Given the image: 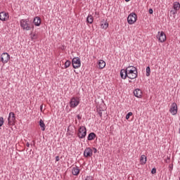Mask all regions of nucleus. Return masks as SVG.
<instances>
[{
	"mask_svg": "<svg viewBox=\"0 0 180 180\" xmlns=\"http://www.w3.org/2000/svg\"><path fill=\"white\" fill-rule=\"evenodd\" d=\"M16 120V117L15 116V112H11L8 115V121L10 124H13Z\"/></svg>",
	"mask_w": 180,
	"mask_h": 180,
	"instance_id": "obj_11",
	"label": "nucleus"
},
{
	"mask_svg": "<svg viewBox=\"0 0 180 180\" xmlns=\"http://www.w3.org/2000/svg\"><path fill=\"white\" fill-rule=\"evenodd\" d=\"M173 8L174 9V11H179V9H180L179 2H178V1L174 2Z\"/></svg>",
	"mask_w": 180,
	"mask_h": 180,
	"instance_id": "obj_20",
	"label": "nucleus"
},
{
	"mask_svg": "<svg viewBox=\"0 0 180 180\" xmlns=\"http://www.w3.org/2000/svg\"><path fill=\"white\" fill-rule=\"evenodd\" d=\"M169 160H171L170 157H167V160H166V162H168V161H169Z\"/></svg>",
	"mask_w": 180,
	"mask_h": 180,
	"instance_id": "obj_39",
	"label": "nucleus"
},
{
	"mask_svg": "<svg viewBox=\"0 0 180 180\" xmlns=\"http://www.w3.org/2000/svg\"><path fill=\"white\" fill-rule=\"evenodd\" d=\"M171 13H172L173 15H176L177 12H178V10H172L171 11Z\"/></svg>",
	"mask_w": 180,
	"mask_h": 180,
	"instance_id": "obj_31",
	"label": "nucleus"
},
{
	"mask_svg": "<svg viewBox=\"0 0 180 180\" xmlns=\"http://www.w3.org/2000/svg\"><path fill=\"white\" fill-rule=\"evenodd\" d=\"M32 143H34V141H32Z\"/></svg>",
	"mask_w": 180,
	"mask_h": 180,
	"instance_id": "obj_44",
	"label": "nucleus"
},
{
	"mask_svg": "<svg viewBox=\"0 0 180 180\" xmlns=\"http://www.w3.org/2000/svg\"><path fill=\"white\" fill-rule=\"evenodd\" d=\"M20 25L23 30L29 31L32 29H34V26L32 24L29 23V18L20 20Z\"/></svg>",
	"mask_w": 180,
	"mask_h": 180,
	"instance_id": "obj_2",
	"label": "nucleus"
},
{
	"mask_svg": "<svg viewBox=\"0 0 180 180\" xmlns=\"http://www.w3.org/2000/svg\"><path fill=\"white\" fill-rule=\"evenodd\" d=\"M94 150L91 148H86L84 151V157L88 158V157H92Z\"/></svg>",
	"mask_w": 180,
	"mask_h": 180,
	"instance_id": "obj_12",
	"label": "nucleus"
},
{
	"mask_svg": "<svg viewBox=\"0 0 180 180\" xmlns=\"http://www.w3.org/2000/svg\"><path fill=\"white\" fill-rule=\"evenodd\" d=\"M33 23L35 26H40V25H41V18L39 16L35 17L34 18Z\"/></svg>",
	"mask_w": 180,
	"mask_h": 180,
	"instance_id": "obj_15",
	"label": "nucleus"
},
{
	"mask_svg": "<svg viewBox=\"0 0 180 180\" xmlns=\"http://www.w3.org/2000/svg\"><path fill=\"white\" fill-rule=\"evenodd\" d=\"M98 114L100 116V117H102V110H99Z\"/></svg>",
	"mask_w": 180,
	"mask_h": 180,
	"instance_id": "obj_33",
	"label": "nucleus"
},
{
	"mask_svg": "<svg viewBox=\"0 0 180 180\" xmlns=\"http://www.w3.org/2000/svg\"><path fill=\"white\" fill-rule=\"evenodd\" d=\"M170 113L172 115H175L176 113H178V105H176V103H173L171 105V108L169 109Z\"/></svg>",
	"mask_w": 180,
	"mask_h": 180,
	"instance_id": "obj_9",
	"label": "nucleus"
},
{
	"mask_svg": "<svg viewBox=\"0 0 180 180\" xmlns=\"http://www.w3.org/2000/svg\"><path fill=\"white\" fill-rule=\"evenodd\" d=\"M169 171L170 172H172V169H174V165H169Z\"/></svg>",
	"mask_w": 180,
	"mask_h": 180,
	"instance_id": "obj_27",
	"label": "nucleus"
},
{
	"mask_svg": "<svg viewBox=\"0 0 180 180\" xmlns=\"http://www.w3.org/2000/svg\"><path fill=\"white\" fill-rule=\"evenodd\" d=\"M179 180H180V177L179 178Z\"/></svg>",
	"mask_w": 180,
	"mask_h": 180,
	"instance_id": "obj_45",
	"label": "nucleus"
},
{
	"mask_svg": "<svg viewBox=\"0 0 180 180\" xmlns=\"http://www.w3.org/2000/svg\"><path fill=\"white\" fill-rule=\"evenodd\" d=\"M77 117L78 120H81V119H82V117L81 116H79V115H77Z\"/></svg>",
	"mask_w": 180,
	"mask_h": 180,
	"instance_id": "obj_35",
	"label": "nucleus"
},
{
	"mask_svg": "<svg viewBox=\"0 0 180 180\" xmlns=\"http://www.w3.org/2000/svg\"><path fill=\"white\" fill-rule=\"evenodd\" d=\"M26 146L27 147H30V143L29 142H27V144H26Z\"/></svg>",
	"mask_w": 180,
	"mask_h": 180,
	"instance_id": "obj_40",
	"label": "nucleus"
},
{
	"mask_svg": "<svg viewBox=\"0 0 180 180\" xmlns=\"http://www.w3.org/2000/svg\"><path fill=\"white\" fill-rule=\"evenodd\" d=\"M77 137H79V139H85V137H86V127L84 126H81L79 127Z\"/></svg>",
	"mask_w": 180,
	"mask_h": 180,
	"instance_id": "obj_3",
	"label": "nucleus"
},
{
	"mask_svg": "<svg viewBox=\"0 0 180 180\" xmlns=\"http://www.w3.org/2000/svg\"><path fill=\"white\" fill-rule=\"evenodd\" d=\"M150 74H151V69L150 68V66H148L146 68V77H150Z\"/></svg>",
	"mask_w": 180,
	"mask_h": 180,
	"instance_id": "obj_23",
	"label": "nucleus"
},
{
	"mask_svg": "<svg viewBox=\"0 0 180 180\" xmlns=\"http://www.w3.org/2000/svg\"><path fill=\"white\" fill-rule=\"evenodd\" d=\"M130 0H125L126 2H129Z\"/></svg>",
	"mask_w": 180,
	"mask_h": 180,
	"instance_id": "obj_41",
	"label": "nucleus"
},
{
	"mask_svg": "<svg viewBox=\"0 0 180 180\" xmlns=\"http://www.w3.org/2000/svg\"><path fill=\"white\" fill-rule=\"evenodd\" d=\"M34 39H37V37H36V34H33V37H32V39L33 40Z\"/></svg>",
	"mask_w": 180,
	"mask_h": 180,
	"instance_id": "obj_37",
	"label": "nucleus"
},
{
	"mask_svg": "<svg viewBox=\"0 0 180 180\" xmlns=\"http://www.w3.org/2000/svg\"><path fill=\"white\" fill-rule=\"evenodd\" d=\"M72 65L75 69L79 68V67H81V59L78 57L73 58L72 60Z\"/></svg>",
	"mask_w": 180,
	"mask_h": 180,
	"instance_id": "obj_8",
	"label": "nucleus"
},
{
	"mask_svg": "<svg viewBox=\"0 0 180 180\" xmlns=\"http://www.w3.org/2000/svg\"><path fill=\"white\" fill-rule=\"evenodd\" d=\"M101 29H106L107 27H109V23L105 21L103 23H101Z\"/></svg>",
	"mask_w": 180,
	"mask_h": 180,
	"instance_id": "obj_22",
	"label": "nucleus"
},
{
	"mask_svg": "<svg viewBox=\"0 0 180 180\" xmlns=\"http://www.w3.org/2000/svg\"><path fill=\"white\" fill-rule=\"evenodd\" d=\"M80 171L81 170L79 169V167H78V166H75L72 168V174L75 176H77V175H79Z\"/></svg>",
	"mask_w": 180,
	"mask_h": 180,
	"instance_id": "obj_14",
	"label": "nucleus"
},
{
	"mask_svg": "<svg viewBox=\"0 0 180 180\" xmlns=\"http://www.w3.org/2000/svg\"><path fill=\"white\" fill-rule=\"evenodd\" d=\"M56 161H60V156H56Z\"/></svg>",
	"mask_w": 180,
	"mask_h": 180,
	"instance_id": "obj_36",
	"label": "nucleus"
},
{
	"mask_svg": "<svg viewBox=\"0 0 180 180\" xmlns=\"http://www.w3.org/2000/svg\"><path fill=\"white\" fill-rule=\"evenodd\" d=\"M126 68H129V70H132L134 71H137V68L134 67V66H128Z\"/></svg>",
	"mask_w": 180,
	"mask_h": 180,
	"instance_id": "obj_26",
	"label": "nucleus"
},
{
	"mask_svg": "<svg viewBox=\"0 0 180 180\" xmlns=\"http://www.w3.org/2000/svg\"><path fill=\"white\" fill-rule=\"evenodd\" d=\"M134 95L136 96V98H143V91L140 89H136L134 91Z\"/></svg>",
	"mask_w": 180,
	"mask_h": 180,
	"instance_id": "obj_13",
	"label": "nucleus"
},
{
	"mask_svg": "<svg viewBox=\"0 0 180 180\" xmlns=\"http://www.w3.org/2000/svg\"><path fill=\"white\" fill-rule=\"evenodd\" d=\"M151 174H157V169L155 167L152 169Z\"/></svg>",
	"mask_w": 180,
	"mask_h": 180,
	"instance_id": "obj_30",
	"label": "nucleus"
},
{
	"mask_svg": "<svg viewBox=\"0 0 180 180\" xmlns=\"http://www.w3.org/2000/svg\"><path fill=\"white\" fill-rule=\"evenodd\" d=\"M95 139H96V134H95V132H91L87 136V140L89 141H92V140H95Z\"/></svg>",
	"mask_w": 180,
	"mask_h": 180,
	"instance_id": "obj_16",
	"label": "nucleus"
},
{
	"mask_svg": "<svg viewBox=\"0 0 180 180\" xmlns=\"http://www.w3.org/2000/svg\"><path fill=\"white\" fill-rule=\"evenodd\" d=\"M127 22L129 25H134L137 22V14L131 13L127 17Z\"/></svg>",
	"mask_w": 180,
	"mask_h": 180,
	"instance_id": "obj_4",
	"label": "nucleus"
},
{
	"mask_svg": "<svg viewBox=\"0 0 180 180\" xmlns=\"http://www.w3.org/2000/svg\"><path fill=\"white\" fill-rule=\"evenodd\" d=\"M9 19V13H6L5 11H1L0 13V20L2 22H6Z\"/></svg>",
	"mask_w": 180,
	"mask_h": 180,
	"instance_id": "obj_10",
	"label": "nucleus"
},
{
	"mask_svg": "<svg viewBox=\"0 0 180 180\" xmlns=\"http://www.w3.org/2000/svg\"><path fill=\"white\" fill-rule=\"evenodd\" d=\"M106 66V63L103 60H100L98 61V67L100 70H103L105 67Z\"/></svg>",
	"mask_w": 180,
	"mask_h": 180,
	"instance_id": "obj_18",
	"label": "nucleus"
},
{
	"mask_svg": "<svg viewBox=\"0 0 180 180\" xmlns=\"http://www.w3.org/2000/svg\"><path fill=\"white\" fill-rule=\"evenodd\" d=\"M84 180H94V177L91 176H87Z\"/></svg>",
	"mask_w": 180,
	"mask_h": 180,
	"instance_id": "obj_29",
	"label": "nucleus"
},
{
	"mask_svg": "<svg viewBox=\"0 0 180 180\" xmlns=\"http://www.w3.org/2000/svg\"><path fill=\"white\" fill-rule=\"evenodd\" d=\"M129 83H131V82H131V80H129Z\"/></svg>",
	"mask_w": 180,
	"mask_h": 180,
	"instance_id": "obj_42",
	"label": "nucleus"
},
{
	"mask_svg": "<svg viewBox=\"0 0 180 180\" xmlns=\"http://www.w3.org/2000/svg\"><path fill=\"white\" fill-rule=\"evenodd\" d=\"M4 124V117H0V127Z\"/></svg>",
	"mask_w": 180,
	"mask_h": 180,
	"instance_id": "obj_28",
	"label": "nucleus"
},
{
	"mask_svg": "<svg viewBox=\"0 0 180 180\" xmlns=\"http://www.w3.org/2000/svg\"><path fill=\"white\" fill-rule=\"evenodd\" d=\"M68 131H70V129L69 128L68 129Z\"/></svg>",
	"mask_w": 180,
	"mask_h": 180,
	"instance_id": "obj_43",
	"label": "nucleus"
},
{
	"mask_svg": "<svg viewBox=\"0 0 180 180\" xmlns=\"http://www.w3.org/2000/svg\"><path fill=\"white\" fill-rule=\"evenodd\" d=\"M70 108H77L79 105V98L78 97H72L70 101Z\"/></svg>",
	"mask_w": 180,
	"mask_h": 180,
	"instance_id": "obj_7",
	"label": "nucleus"
},
{
	"mask_svg": "<svg viewBox=\"0 0 180 180\" xmlns=\"http://www.w3.org/2000/svg\"><path fill=\"white\" fill-rule=\"evenodd\" d=\"M40 111H41V112H43V105H40Z\"/></svg>",
	"mask_w": 180,
	"mask_h": 180,
	"instance_id": "obj_38",
	"label": "nucleus"
},
{
	"mask_svg": "<svg viewBox=\"0 0 180 180\" xmlns=\"http://www.w3.org/2000/svg\"><path fill=\"white\" fill-rule=\"evenodd\" d=\"M156 38L158 39L160 43H164V41L167 40V35H165V32H164V31H159L156 35Z\"/></svg>",
	"mask_w": 180,
	"mask_h": 180,
	"instance_id": "obj_6",
	"label": "nucleus"
},
{
	"mask_svg": "<svg viewBox=\"0 0 180 180\" xmlns=\"http://www.w3.org/2000/svg\"><path fill=\"white\" fill-rule=\"evenodd\" d=\"M120 77L122 79H126V78L136 79L139 77V72L137 70H129V68L122 69L120 70Z\"/></svg>",
	"mask_w": 180,
	"mask_h": 180,
	"instance_id": "obj_1",
	"label": "nucleus"
},
{
	"mask_svg": "<svg viewBox=\"0 0 180 180\" xmlns=\"http://www.w3.org/2000/svg\"><path fill=\"white\" fill-rule=\"evenodd\" d=\"M70 65H71V61L70 60H66V62L65 63V68H68V67H70Z\"/></svg>",
	"mask_w": 180,
	"mask_h": 180,
	"instance_id": "obj_24",
	"label": "nucleus"
},
{
	"mask_svg": "<svg viewBox=\"0 0 180 180\" xmlns=\"http://www.w3.org/2000/svg\"><path fill=\"white\" fill-rule=\"evenodd\" d=\"M153 8H150L149 10H148V13H150V15H153Z\"/></svg>",
	"mask_w": 180,
	"mask_h": 180,
	"instance_id": "obj_32",
	"label": "nucleus"
},
{
	"mask_svg": "<svg viewBox=\"0 0 180 180\" xmlns=\"http://www.w3.org/2000/svg\"><path fill=\"white\" fill-rule=\"evenodd\" d=\"M11 60V55L9 53L4 52L1 55L0 61L3 64H6Z\"/></svg>",
	"mask_w": 180,
	"mask_h": 180,
	"instance_id": "obj_5",
	"label": "nucleus"
},
{
	"mask_svg": "<svg viewBox=\"0 0 180 180\" xmlns=\"http://www.w3.org/2000/svg\"><path fill=\"white\" fill-rule=\"evenodd\" d=\"M141 165H144L147 162V157L146 155H142L139 161Z\"/></svg>",
	"mask_w": 180,
	"mask_h": 180,
	"instance_id": "obj_17",
	"label": "nucleus"
},
{
	"mask_svg": "<svg viewBox=\"0 0 180 180\" xmlns=\"http://www.w3.org/2000/svg\"><path fill=\"white\" fill-rule=\"evenodd\" d=\"M39 126L42 131H44V130H46V124H44V121H43V120L41 119L39 120Z\"/></svg>",
	"mask_w": 180,
	"mask_h": 180,
	"instance_id": "obj_21",
	"label": "nucleus"
},
{
	"mask_svg": "<svg viewBox=\"0 0 180 180\" xmlns=\"http://www.w3.org/2000/svg\"><path fill=\"white\" fill-rule=\"evenodd\" d=\"M86 22L89 23V25H92L94 23V17L92 15H89L86 18Z\"/></svg>",
	"mask_w": 180,
	"mask_h": 180,
	"instance_id": "obj_19",
	"label": "nucleus"
},
{
	"mask_svg": "<svg viewBox=\"0 0 180 180\" xmlns=\"http://www.w3.org/2000/svg\"><path fill=\"white\" fill-rule=\"evenodd\" d=\"M93 150H94V154H96L98 153V150L96 149V148H93Z\"/></svg>",
	"mask_w": 180,
	"mask_h": 180,
	"instance_id": "obj_34",
	"label": "nucleus"
},
{
	"mask_svg": "<svg viewBox=\"0 0 180 180\" xmlns=\"http://www.w3.org/2000/svg\"><path fill=\"white\" fill-rule=\"evenodd\" d=\"M130 116H133V112H129L126 115V119L127 120H129V119H130Z\"/></svg>",
	"mask_w": 180,
	"mask_h": 180,
	"instance_id": "obj_25",
	"label": "nucleus"
}]
</instances>
